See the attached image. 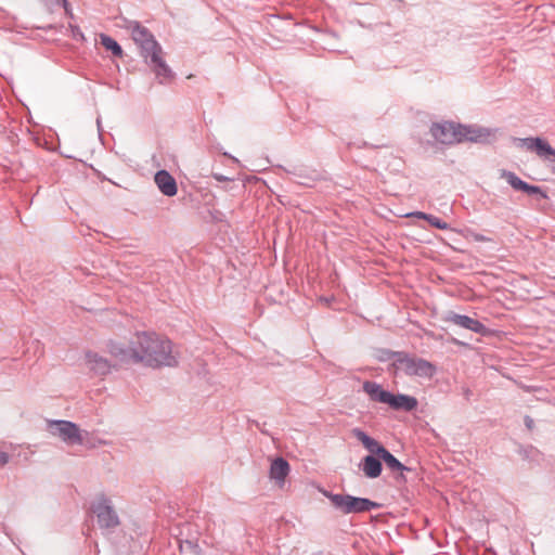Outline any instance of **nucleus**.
<instances>
[{"mask_svg": "<svg viewBox=\"0 0 555 555\" xmlns=\"http://www.w3.org/2000/svg\"><path fill=\"white\" fill-rule=\"evenodd\" d=\"M463 235H465L468 240H474L476 242H488L490 241L488 237H486L485 235L482 234H479V233H475L474 231L467 229V231H462L461 232Z\"/></svg>", "mask_w": 555, "mask_h": 555, "instance_id": "obj_21", "label": "nucleus"}, {"mask_svg": "<svg viewBox=\"0 0 555 555\" xmlns=\"http://www.w3.org/2000/svg\"><path fill=\"white\" fill-rule=\"evenodd\" d=\"M363 390L370 397L371 400L385 403L389 401L390 392L384 390L379 384L374 382H365L363 384Z\"/></svg>", "mask_w": 555, "mask_h": 555, "instance_id": "obj_16", "label": "nucleus"}, {"mask_svg": "<svg viewBox=\"0 0 555 555\" xmlns=\"http://www.w3.org/2000/svg\"><path fill=\"white\" fill-rule=\"evenodd\" d=\"M159 191L166 196L177 194L178 188L175 178L166 170H159L154 177Z\"/></svg>", "mask_w": 555, "mask_h": 555, "instance_id": "obj_11", "label": "nucleus"}, {"mask_svg": "<svg viewBox=\"0 0 555 555\" xmlns=\"http://www.w3.org/2000/svg\"><path fill=\"white\" fill-rule=\"evenodd\" d=\"M500 177L505 179L506 182L515 190L522 191L528 194H538L540 193V188L535 185H530L527 182L522 181L518 178L514 172L507 170H501Z\"/></svg>", "mask_w": 555, "mask_h": 555, "instance_id": "obj_12", "label": "nucleus"}, {"mask_svg": "<svg viewBox=\"0 0 555 555\" xmlns=\"http://www.w3.org/2000/svg\"><path fill=\"white\" fill-rule=\"evenodd\" d=\"M431 216H433V215L424 214V216H423V218H422V219H424V220H426V221H428V222H429V221H430Z\"/></svg>", "mask_w": 555, "mask_h": 555, "instance_id": "obj_27", "label": "nucleus"}, {"mask_svg": "<svg viewBox=\"0 0 555 555\" xmlns=\"http://www.w3.org/2000/svg\"><path fill=\"white\" fill-rule=\"evenodd\" d=\"M351 434L354 438H357L363 447L377 456L385 450V448L374 438L370 437L366 433L361 430L360 428H353Z\"/></svg>", "mask_w": 555, "mask_h": 555, "instance_id": "obj_14", "label": "nucleus"}, {"mask_svg": "<svg viewBox=\"0 0 555 555\" xmlns=\"http://www.w3.org/2000/svg\"><path fill=\"white\" fill-rule=\"evenodd\" d=\"M429 223H430L433 227L437 228V229H441V230H447V229H449L448 223H446V222L441 221L439 218H437V217H435V216H431Z\"/></svg>", "mask_w": 555, "mask_h": 555, "instance_id": "obj_22", "label": "nucleus"}, {"mask_svg": "<svg viewBox=\"0 0 555 555\" xmlns=\"http://www.w3.org/2000/svg\"><path fill=\"white\" fill-rule=\"evenodd\" d=\"M379 505L369 499L354 496L353 514L364 513L377 508Z\"/></svg>", "mask_w": 555, "mask_h": 555, "instance_id": "obj_18", "label": "nucleus"}, {"mask_svg": "<svg viewBox=\"0 0 555 555\" xmlns=\"http://www.w3.org/2000/svg\"><path fill=\"white\" fill-rule=\"evenodd\" d=\"M430 132L442 144H454L463 141L490 143L495 139L496 134L495 129L479 126H462L453 122L434 124Z\"/></svg>", "mask_w": 555, "mask_h": 555, "instance_id": "obj_2", "label": "nucleus"}, {"mask_svg": "<svg viewBox=\"0 0 555 555\" xmlns=\"http://www.w3.org/2000/svg\"><path fill=\"white\" fill-rule=\"evenodd\" d=\"M425 212L422 211H413L405 215V217H416L422 219Z\"/></svg>", "mask_w": 555, "mask_h": 555, "instance_id": "obj_25", "label": "nucleus"}, {"mask_svg": "<svg viewBox=\"0 0 555 555\" xmlns=\"http://www.w3.org/2000/svg\"><path fill=\"white\" fill-rule=\"evenodd\" d=\"M50 434L67 444H88L89 434L68 421H52L49 423Z\"/></svg>", "mask_w": 555, "mask_h": 555, "instance_id": "obj_6", "label": "nucleus"}, {"mask_svg": "<svg viewBox=\"0 0 555 555\" xmlns=\"http://www.w3.org/2000/svg\"><path fill=\"white\" fill-rule=\"evenodd\" d=\"M214 177H215L218 181H225V180H228V178H227V177H223V176H221V175H215Z\"/></svg>", "mask_w": 555, "mask_h": 555, "instance_id": "obj_26", "label": "nucleus"}, {"mask_svg": "<svg viewBox=\"0 0 555 555\" xmlns=\"http://www.w3.org/2000/svg\"><path fill=\"white\" fill-rule=\"evenodd\" d=\"M360 467L363 474L371 479L377 478L382 473V463L373 455L365 456Z\"/></svg>", "mask_w": 555, "mask_h": 555, "instance_id": "obj_17", "label": "nucleus"}, {"mask_svg": "<svg viewBox=\"0 0 555 555\" xmlns=\"http://www.w3.org/2000/svg\"><path fill=\"white\" fill-rule=\"evenodd\" d=\"M320 492L326 496L332 505L343 514H353L354 496L349 494H335L324 489H320Z\"/></svg>", "mask_w": 555, "mask_h": 555, "instance_id": "obj_9", "label": "nucleus"}, {"mask_svg": "<svg viewBox=\"0 0 555 555\" xmlns=\"http://www.w3.org/2000/svg\"><path fill=\"white\" fill-rule=\"evenodd\" d=\"M100 40H101L102 46L106 50L112 51V53L115 56H121L122 55L121 47L118 44V42L116 40H114L113 38H111L107 35H104V34L100 35Z\"/></svg>", "mask_w": 555, "mask_h": 555, "instance_id": "obj_19", "label": "nucleus"}, {"mask_svg": "<svg viewBox=\"0 0 555 555\" xmlns=\"http://www.w3.org/2000/svg\"><path fill=\"white\" fill-rule=\"evenodd\" d=\"M291 472L289 464L283 457H275L270 465L269 478L279 489H283Z\"/></svg>", "mask_w": 555, "mask_h": 555, "instance_id": "obj_8", "label": "nucleus"}, {"mask_svg": "<svg viewBox=\"0 0 555 555\" xmlns=\"http://www.w3.org/2000/svg\"><path fill=\"white\" fill-rule=\"evenodd\" d=\"M387 404L395 410L412 411L417 406V400L408 395H393L390 392Z\"/></svg>", "mask_w": 555, "mask_h": 555, "instance_id": "obj_15", "label": "nucleus"}, {"mask_svg": "<svg viewBox=\"0 0 555 555\" xmlns=\"http://www.w3.org/2000/svg\"><path fill=\"white\" fill-rule=\"evenodd\" d=\"M107 351L116 363H142L153 369L176 366L179 358L172 343L154 332L137 333L129 341H111Z\"/></svg>", "mask_w": 555, "mask_h": 555, "instance_id": "obj_1", "label": "nucleus"}, {"mask_svg": "<svg viewBox=\"0 0 555 555\" xmlns=\"http://www.w3.org/2000/svg\"><path fill=\"white\" fill-rule=\"evenodd\" d=\"M516 143L518 147H525L528 151L535 152L541 158H543L546 153H552V146L541 138L516 139Z\"/></svg>", "mask_w": 555, "mask_h": 555, "instance_id": "obj_10", "label": "nucleus"}, {"mask_svg": "<svg viewBox=\"0 0 555 555\" xmlns=\"http://www.w3.org/2000/svg\"><path fill=\"white\" fill-rule=\"evenodd\" d=\"M85 367L95 376H106L113 372L116 364H113L104 356L96 351L88 350L83 354Z\"/></svg>", "mask_w": 555, "mask_h": 555, "instance_id": "obj_7", "label": "nucleus"}, {"mask_svg": "<svg viewBox=\"0 0 555 555\" xmlns=\"http://www.w3.org/2000/svg\"><path fill=\"white\" fill-rule=\"evenodd\" d=\"M392 365L397 372L404 373L409 376L430 378L436 372L435 366L427 360L404 353H397Z\"/></svg>", "mask_w": 555, "mask_h": 555, "instance_id": "obj_4", "label": "nucleus"}, {"mask_svg": "<svg viewBox=\"0 0 555 555\" xmlns=\"http://www.w3.org/2000/svg\"><path fill=\"white\" fill-rule=\"evenodd\" d=\"M543 159L552 163V170L555 172V149L552 147V153H546Z\"/></svg>", "mask_w": 555, "mask_h": 555, "instance_id": "obj_23", "label": "nucleus"}, {"mask_svg": "<svg viewBox=\"0 0 555 555\" xmlns=\"http://www.w3.org/2000/svg\"><path fill=\"white\" fill-rule=\"evenodd\" d=\"M91 509L101 529L115 530L120 525V518L109 498L99 495L92 503Z\"/></svg>", "mask_w": 555, "mask_h": 555, "instance_id": "obj_5", "label": "nucleus"}, {"mask_svg": "<svg viewBox=\"0 0 555 555\" xmlns=\"http://www.w3.org/2000/svg\"><path fill=\"white\" fill-rule=\"evenodd\" d=\"M131 36L141 50L147 65L155 73L160 82L168 81L172 77V72L163 59V49L154 37L139 24L131 26Z\"/></svg>", "mask_w": 555, "mask_h": 555, "instance_id": "obj_3", "label": "nucleus"}, {"mask_svg": "<svg viewBox=\"0 0 555 555\" xmlns=\"http://www.w3.org/2000/svg\"><path fill=\"white\" fill-rule=\"evenodd\" d=\"M447 320L478 334H485L487 332V328L483 324H481L478 320L472 319L467 315L451 313Z\"/></svg>", "mask_w": 555, "mask_h": 555, "instance_id": "obj_13", "label": "nucleus"}, {"mask_svg": "<svg viewBox=\"0 0 555 555\" xmlns=\"http://www.w3.org/2000/svg\"><path fill=\"white\" fill-rule=\"evenodd\" d=\"M9 461V456L4 452H0V465H5Z\"/></svg>", "mask_w": 555, "mask_h": 555, "instance_id": "obj_24", "label": "nucleus"}, {"mask_svg": "<svg viewBox=\"0 0 555 555\" xmlns=\"http://www.w3.org/2000/svg\"><path fill=\"white\" fill-rule=\"evenodd\" d=\"M379 457L386 463V465L392 470H406L408 468L401 464L388 450H384Z\"/></svg>", "mask_w": 555, "mask_h": 555, "instance_id": "obj_20", "label": "nucleus"}]
</instances>
